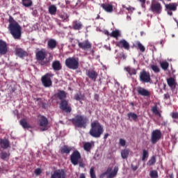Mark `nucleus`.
Segmentation results:
<instances>
[{"mask_svg": "<svg viewBox=\"0 0 178 178\" xmlns=\"http://www.w3.org/2000/svg\"><path fill=\"white\" fill-rule=\"evenodd\" d=\"M8 30L13 35L15 40H20L22 38V26L13 18L12 16L10 15L8 19Z\"/></svg>", "mask_w": 178, "mask_h": 178, "instance_id": "1", "label": "nucleus"}, {"mask_svg": "<svg viewBox=\"0 0 178 178\" xmlns=\"http://www.w3.org/2000/svg\"><path fill=\"white\" fill-rule=\"evenodd\" d=\"M89 134L94 138H99L104 134V127L98 120H95L90 124Z\"/></svg>", "mask_w": 178, "mask_h": 178, "instance_id": "2", "label": "nucleus"}, {"mask_svg": "<svg viewBox=\"0 0 178 178\" xmlns=\"http://www.w3.org/2000/svg\"><path fill=\"white\" fill-rule=\"evenodd\" d=\"M70 122L78 129H86L87 123H88V118L86 115L77 114L73 118L70 120Z\"/></svg>", "mask_w": 178, "mask_h": 178, "instance_id": "3", "label": "nucleus"}, {"mask_svg": "<svg viewBox=\"0 0 178 178\" xmlns=\"http://www.w3.org/2000/svg\"><path fill=\"white\" fill-rule=\"evenodd\" d=\"M65 66L72 70H76L79 66V58L69 57L65 60Z\"/></svg>", "mask_w": 178, "mask_h": 178, "instance_id": "4", "label": "nucleus"}, {"mask_svg": "<svg viewBox=\"0 0 178 178\" xmlns=\"http://www.w3.org/2000/svg\"><path fill=\"white\" fill-rule=\"evenodd\" d=\"M35 57L37 60H40L41 66H44L45 65H48L49 63V60H44L45 58H47V49H41L40 50L36 51Z\"/></svg>", "mask_w": 178, "mask_h": 178, "instance_id": "5", "label": "nucleus"}, {"mask_svg": "<svg viewBox=\"0 0 178 178\" xmlns=\"http://www.w3.org/2000/svg\"><path fill=\"white\" fill-rule=\"evenodd\" d=\"M52 77H54V74L50 73H47L42 76L41 82L44 87L48 88L52 86Z\"/></svg>", "mask_w": 178, "mask_h": 178, "instance_id": "6", "label": "nucleus"}, {"mask_svg": "<svg viewBox=\"0 0 178 178\" xmlns=\"http://www.w3.org/2000/svg\"><path fill=\"white\" fill-rule=\"evenodd\" d=\"M139 81L140 83H151V74L149 72L145 71V70H143L139 73Z\"/></svg>", "mask_w": 178, "mask_h": 178, "instance_id": "7", "label": "nucleus"}, {"mask_svg": "<svg viewBox=\"0 0 178 178\" xmlns=\"http://www.w3.org/2000/svg\"><path fill=\"white\" fill-rule=\"evenodd\" d=\"M149 10L156 15H161V13H162V4L158 1H152Z\"/></svg>", "mask_w": 178, "mask_h": 178, "instance_id": "8", "label": "nucleus"}, {"mask_svg": "<svg viewBox=\"0 0 178 178\" xmlns=\"http://www.w3.org/2000/svg\"><path fill=\"white\" fill-rule=\"evenodd\" d=\"M161 137H162V132L161 130L156 129L152 132L151 135V143L152 144H156L158 141L161 140Z\"/></svg>", "mask_w": 178, "mask_h": 178, "instance_id": "9", "label": "nucleus"}, {"mask_svg": "<svg viewBox=\"0 0 178 178\" xmlns=\"http://www.w3.org/2000/svg\"><path fill=\"white\" fill-rule=\"evenodd\" d=\"M78 47L83 51H89L92 48V44L88 40H84L83 42H79Z\"/></svg>", "mask_w": 178, "mask_h": 178, "instance_id": "10", "label": "nucleus"}, {"mask_svg": "<svg viewBox=\"0 0 178 178\" xmlns=\"http://www.w3.org/2000/svg\"><path fill=\"white\" fill-rule=\"evenodd\" d=\"M60 108L61 111H65L66 113H70V112H72V107L69 106V102L66 99L61 100Z\"/></svg>", "mask_w": 178, "mask_h": 178, "instance_id": "11", "label": "nucleus"}, {"mask_svg": "<svg viewBox=\"0 0 178 178\" xmlns=\"http://www.w3.org/2000/svg\"><path fill=\"white\" fill-rule=\"evenodd\" d=\"M39 126L41 127V131L48 130V119L44 116H42L39 120Z\"/></svg>", "mask_w": 178, "mask_h": 178, "instance_id": "12", "label": "nucleus"}, {"mask_svg": "<svg viewBox=\"0 0 178 178\" xmlns=\"http://www.w3.org/2000/svg\"><path fill=\"white\" fill-rule=\"evenodd\" d=\"M51 178H66V172L63 169L56 170L51 174Z\"/></svg>", "mask_w": 178, "mask_h": 178, "instance_id": "13", "label": "nucleus"}, {"mask_svg": "<svg viewBox=\"0 0 178 178\" xmlns=\"http://www.w3.org/2000/svg\"><path fill=\"white\" fill-rule=\"evenodd\" d=\"M116 47H118V48H124V49H126L127 51L130 49V44H129L128 42H127V40L124 39L116 43Z\"/></svg>", "mask_w": 178, "mask_h": 178, "instance_id": "14", "label": "nucleus"}, {"mask_svg": "<svg viewBox=\"0 0 178 178\" xmlns=\"http://www.w3.org/2000/svg\"><path fill=\"white\" fill-rule=\"evenodd\" d=\"M8 54V43L0 40V55H6Z\"/></svg>", "mask_w": 178, "mask_h": 178, "instance_id": "15", "label": "nucleus"}, {"mask_svg": "<svg viewBox=\"0 0 178 178\" xmlns=\"http://www.w3.org/2000/svg\"><path fill=\"white\" fill-rule=\"evenodd\" d=\"M86 75L90 80H92L93 81H97V79L98 78V73L97 72L91 70H88L86 72Z\"/></svg>", "mask_w": 178, "mask_h": 178, "instance_id": "16", "label": "nucleus"}, {"mask_svg": "<svg viewBox=\"0 0 178 178\" xmlns=\"http://www.w3.org/2000/svg\"><path fill=\"white\" fill-rule=\"evenodd\" d=\"M137 92H138V95H142V97H150L151 96V93L149 92V91H148V90H147L144 88H141V87L138 88Z\"/></svg>", "mask_w": 178, "mask_h": 178, "instance_id": "17", "label": "nucleus"}, {"mask_svg": "<svg viewBox=\"0 0 178 178\" xmlns=\"http://www.w3.org/2000/svg\"><path fill=\"white\" fill-rule=\"evenodd\" d=\"M167 84L170 86L172 91H175V88H176V86L177 83H176V79L173 77H170L167 79Z\"/></svg>", "mask_w": 178, "mask_h": 178, "instance_id": "18", "label": "nucleus"}, {"mask_svg": "<svg viewBox=\"0 0 178 178\" xmlns=\"http://www.w3.org/2000/svg\"><path fill=\"white\" fill-rule=\"evenodd\" d=\"M72 151H73V147L68 145H64L60 149V154H65V155H69Z\"/></svg>", "mask_w": 178, "mask_h": 178, "instance_id": "19", "label": "nucleus"}, {"mask_svg": "<svg viewBox=\"0 0 178 178\" xmlns=\"http://www.w3.org/2000/svg\"><path fill=\"white\" fill-rule=\"evenodd\" d=\"M58 46V42L55 39H49L47 41V48L48 49H55Z\"/></svg>", "mask_w": 178, "mask_h": 178, "instance_id": "20", "label": "nucleus"}, {"mask_svg": "<svg viewBox=\"0 0 178 178\" xmlns=\"http://www.w3.org/2000/svg\"><path fill=\"white\" fill-rule=\"evenodd\" d=\"M101 8H102V9H104V10H105L108 13H111V12H113V6L112 4L106 3H102Z\"/></svg>", "mask_w": 178, "mask_h": 178, "instance_id": "21", "label": "nucleus"}, {"mask_svg": "<svg viewBox=\"0 0 178 178\" xmlns=\"http://www.w3.org/2000/svg\"><path fill=\"white\" fill-rule=\"evenodd\" d=\"M51 67L56 72H59V70H62V64L59 60H54L51 64Z\"/></svg>", "mask_w": 178, "mask_h": 178, "instance_id": "22", "label": "nucleus"}, {"mask_svg": "<svg viewBox=\"0 0 178 178\" xmlns=\"http://www.w3.org/2000/svg\"><path fill=\"white\" fill-rule=\"evenodd\" d=\"M177 6L178 5L177 4V3H171L165 5L166 10H172V12L177 10Z\"/></svg>", "mask_w": 178, "mask_h": 178, "instance_id": "23", "label": "nucleus"}, {"mask_svg": "<svg viewBox=\"0 0 178 178\" xmlns=\"http://www.w3.org/2000/svg\"><path fill=\"white\" fill-rule=\"evenodd\" d=\"M72 27L74 30H81L83 29V24L80 21L75 20L72 22Z\"/></svg>", "mask_w": 178, "mask_h": 178, "instance_id": "24", "label": "nucleus"}, {"mask_svg": "<svg viewBox=\"0 0 178 178\" xmlns=\"http://www.w3.org/2000/svg\"><path fill=\"white\" fill-rule=\"evenodd\" d=\"M10 144V143H9V140H8L7 139L0 140V145L1 148H3V149H6L7 148H9Z\"/></svg>", "mask_w": 178, "mask_h": 178, "instance_id": "25", "label": "nucleus"}, {"mask_svg": "<svg viewBox=\"0 0 178 178\" xmlns=\"http://www.w3.org/2000/svg\"><path fill=\"white\" fill-rule=\"evenodd\" d=\"M127 116L129 120H130V122H131V120H134V122H137V119H138V115H137V114L132 112L128 113L127 114Z\"/></svg>", "mask_w": 178, "mask_h": 178, "instance_id": "26", "label": "nucleus"}, {"mask_svg": "<svg viewBox=\"0 0 178 178\" xmlns=\"http://www.w3.org/2000/svg\"><path fill=\"white\" fill-rule=\"evenodd\" d=\"M15 54L19 58H24L26 56V51L21 48H17L15 49Z\"/></svg>", "mask_w": 178, "mask_h": 178, "instance_id": "27", "label": "nucleus"}, {"mask_svg": "<svg viewBox=\"0 0 178 178\" xmlns=\"http://www.w3.org/2000/svg\"><path fill=\"white\" fill-rule=\"evenodd\" d=\"M134 47L139 49L140 52H145V47L139 41H137L135 44H134Z\"/></svg>", "mask_w": 178, "mask_h": 178, "instance_id": "28", "label": "nucleus"}, {"mask_svg": "<svg viewBox=\"0 0 178 178\" xmlns=\"http://www.w3.org/2000/svg\"><path fill=\"white\" fill-rule=\"evenodd\" d=\"M118 170L119 168L118 167H115L113 171H111L109 173H108L107 178L115 177L116 175H118Z\"/></svg>", "mask_w": 178, "mask_h": 178, "instance_id": "29", "label": "nucleus"}, {"mask_svg": "<svg viewBox=\"0 0 178 178\" xmlns=\"http://www.w3.org/2000/svg\"><path fill=\"white\" fill-rule=\"evenodd\" d=\"M21 126H22L23 129H31V125L27 122L26 119H22L19 121Z\"/></svg>", "mask_w": 178, "mask_h": 178, "instance_id": "30", "label": "nucleus"}, {"mask_svg": "<svg viewBox=\"0 0 178 178\" xmlns=\"http://www.w3.org/2000/svg\"><path fill=\"white\" fill-rule=\"evenodd\" d=\"M121 35L122 34L120 33V31L115 29L112 31L110 37H112L113 38H116V40H118V38H119V37H120Z\"/></svg>", "mask_w": 178, "mask_h": 178, "instance_id": "31", "label": "nucleus"}, {"mask_svg": "<svg viewBox=\"0 0 178 178\" xmlns=\"http://www.w3.org/2000/svg\"><path fill=\"white\" fill-rule=\"evenodd\" d=\"M57 97L58 99H60V101H63V99H65V98H66V92H65V90L58 91V92L57 93Z\"/></svg>", "mask_w": 178, "mask_h": 178, "instance_id": "32", "label": "nucleus"}, {"mask_svg": "<svg viewBox=\"0 0 178 178\" xmlns=\"http://www.w3.org/2000/svg\"><path fill=\"white\" fill-rule=\"evenodd\" d=\"M125 70H127V73H129V74H130V76H133L137 74V70L134 68H131L130 67H127L125 68Z\"/></svg>", "mask_w": 178, "mask_h": 178, "instance_id": "33", "label": "nucleus"}, {"mask_svg": "<svg viewBox=\"0 0 178 178\" xmlns=\"http://www.w3.org/2000/svg\"><path fill=\"white\" fill-rule=\"evenodd\" d=\"M22 5L25 6V8H30V6H33V1L31 0H22Z\"/></svg>", "mask_w": 178, "mask_h": 178, "instance_id": "34", "label": "nucleus"}, {"mask_svg": "<svg viewBox=\"0 0 178 178\" xmlns=\"http://www.w3.org/2000/svg\"><path fill=\"white\" fill-rule=\"evenodd\" d=\"M49 13L50 15H56V6H55V5L49 6Z\"/></svg>", "mask_w": 178, "mask_h": 178, "instance_id": "35", "label": "nucleus"}, {"mask_svg": "<svg viewBox=\"0 0 178 178\" xmlns=\"http://www.w3.org/2000/svg\"><path fill=\"white\" fill-rule=\"evenodd\" d=\"M81 156H71V162L72 165H77L79 163V161H80Z\"/></svg>", "mask_w": 178, "mask_h": 178, "instance_id": "36", "label": "nucleus"}, {"mask_svg": "<svg viewBox=\"0 0 178 178\" xmlns=\"http://www.w3.org/2000/svg\"><path fill=\"white\" fill-rule=\"evenodd\" d=\"M151 111L154 115H156V116H161V113H159V110H158V106L155 105L152 106Z\"/></svg>", "mask_w": 178, "mask_h": 178, "instance_id": "37", "label": "nucleus"}, {"mask_svg": "<svg viewBox=\"0 0 178 178\" xmlns=\"http://www.w3.org/2000/svg\"><path fill=\"white\" fill-rule=\"evenodd\" d=\"M160 66L163 70H168V68L169 67V63L166 61L161 62L160 63Z\"/></svg>", "mask_w": 178, "mask_h": 178, "instance_id": "38", "label": "nucleus"}, {"mask_svg": "<svg viewBox=\"0 0 178 178\" xmlns=\"http://www.w3.org/2000/svg\"><path fill=\"white\" fill-rule=\"evenodd\" d=\"M92 147V145H91V143H90L89 142L86 143L83 145V149H85V151H87L88 152L91 151Z\"/></svg>", "mask_w": 178, "mask_h": 178, "instance_id": "39", "label": "nucleus"}, {"mask_svg": "<svg viewBox=\"0 0 178 178\" xmlns=\"http://www.w3.org/2000/svg\"><path fill=\"white\" fill-rule=\"evenodd\" d=\"M152 70L154 71V73H160L161 72V68L156 65H152L150 66Z\"/></svg>", "mask_w": 178, "mask_h": 178, "instance_id": "40", "label": "nucleus"}, {"mask_svg": "<svg viewBox=\"0 0 178 178\" xmlns=\"http://www.w3.org/2000/svg\"><path fill=\"white\" fill-rule=\"evenodd\" d=\"M129 154H130V150L129 149H124L121 151L122 156H129Z\"/></svg>", "mask_w": 178, "mask_h": 178, "instance_id": "41", "label": "nucleus"}, {"mask_svg": "<svg viewBox=\"0 0 178 178\" xmlns=\"http://www.w3.org/2000/svg\"><path fill=\"white\" fill-rule=\"evenodd\" d=\"M149 176L151 178H158V171L156 170L150 171Z\"/></svg>", "mask_w": 178, "mask_h": 178, "instance_id": "42", "label": "nucleus"}, {"mask_svg": "<svg viewBox=\"0 0 178 178\" xmlns=\"http://www.w3.org/2000/svg\"><path fill=\"white\" fill-rule=\"evenodd\" d=\"M111 172H112V168L109 167V168H107V170H106V171L105 172H103L100 175V178L105 177V176H106V175H108V173H111Z\"/></svg>", "mask_w": 178, "mask_h": 178, "instance_id": "43", "label": "nucleus"}, {"mask_svg": "<svg viewBox=\"0 0 178 178\" xmlns=\"http://www.w3.org/2000/svg\"><path fill=\"white\" fill-rule=\"evenodd\" d=\"M156 162V159L154 156L152 157L151 159L147 162V165L149 166H152V165H155V163Z\"/></svg>", "mask_w": 178, "mask_h": 178, "instance_id": "44", "label": "nucleus"}, {"mask_svg": "<svg viewBox=\"0 0 178 178\" xmlns=\"http://www.w3.org/2000/svg\"><path fill=\"white\" fill-rule=\"evenodd\" d=\"M90 174L91 178H97V175H95V171H94L92 168H91L90 170Z\"/></svg>", "mask_w": 178, "mask_h": 178, "instance_id": "45", "label": "nucleus"}, {"mask_svg": "<svg viewBox=\"0 0 178 178\" xmlns=\"http://www.w3.org/2000/svg\"><path fill=\"white\" fill-rule=\"evenodd\" d=\"M35 175H36V176H40V175H41V173H42V170H40V168H36L35 170Z\"/></svg>", "mask_w": 178, "mask_h": 178, "instance_id": "46", "label": "nucleus"}, {"mask_svg": "<svg viewBox=\"0 0 178 178\" xmlns=\"http://www.w3.org/2000/svg\"><path fill=\"white\" fill-rule=\"evenodd\" d=\"M171 118H172V119H178V112L171 113Z\"/></svg>", "mask_w": 178, "mask_h": 178, "instance_id": "47", "label": "nucleus"}, {"mask_svg": "<svg viewBox=\"0 0 178 178\" xmlns=\"http://www.w3.org/2000/svg\"><path fill=\"white\" fill-rule=\"evenodd\" d=\"M70 156H80V152L77 150H74Z\"/></svg>", "mask_w": 178, "mask_h": 178, "instance_id": "48", "label": "nucleus"}, {"mask_svg": "<svg viewBox=\"0 0 178 178\" xmlns=\"http://www.w3.org/2000/svg\"><path fill=\"white\" fill-rule=\"evenodd\" d=\"M122 8H124V9H126L127 10H131V12H133V10H135V8L131 6L127 7L126 6H122Z\"/></svg>", "mask_w": 178, "mask_h": 178, "instance_id": "49", "label": "nucleus"}, {"mask_svg": "<svg viewBox=\"0 0 178 178\" xmlns=\"http://www.w3.org/2000/svg\"><path fill=\"white\" fill-rule=\"evenodd\" d=\"M120 145H121V147H124V145H126V140L124 139L120 138Z\"/></svg>", "mask_w": 178, "mask_h": 178, "instance_id": "50", "label": "nucleus"}, {"mask_svg": "<svg viewBox=\"0 0 178 178\" xmlns=\"http://www.w3.org/2000/svg\"><path fill=\"white\" fill-rule=\"evenodd\" d=\"M60 17H61V19H63V20H66V19H69V16H67V14H62L61 15H60Z\"/></svg>", "mask_w": 178, "mask_h": 178, "instance_id": "51", "label": "nucleus"}, {"mask_svg": "<svg viewBox=\"0 0 178 178\" xmlns=\"http://www.w3.org/2000/svg\"><path fill=\"white\" fill-rule=\"evenodd\" d=\"M137 1L141 3L142 8H144L147 0H137Z\"/></svg>", "mask_w": 178, "mask_h": 178, "instance_id": "52", "label": "nucleus"}, {"mask_svg": "<svg viewBox=\"0 0 178 178\" xmlns=\"http://www.w3.org/2000/svg\"><path fill=\"white\" fill-rule=\"evenodd\" d=\"M131 168L132 170H134V171H136V170H137V169H138V166L134 165L133 164H131Z\"/></svg>", "mask_w": 178, "mask_h": 178, "instance_id": "53", "label": "nucleus"}, {"mask_svg": "<svg viewBox=\"0 0 178 178\" xmlns=\"http://www.w3.org/2000/svg\"><path fill=\"white\" fill-rule=\"evenodd\" d=\"M170 99V95L169 93L164 94V99Z\"/></svg>", "mask_w": 178, "mask_h": 178, "instance_id": "54", "label": "nucleus"}, {"mask_svg": "<svg viewBox=\"0 0 178 178\" xmlns=\"http://www.w3.org/2000/svg\"><path fill=\"white\" fill-rule=\"evenodd\" d=\"M94 98H95V101H99V95L95 94L94 95Z\"/></svg>", "mask_w": 178, "mask_h": 178, "instance_id": "55", "label": "nucleus"}, {"mask_svg": "<svg viewBox=\"0 0 178 178\" xmlns=\"http://www.w3.org/2000/svg\"><path fill=\"white\" fill-rule=\"evenodd\" d=\"M74 99H76V101H80V99H81V97H80V95H76L74 96Z\"/></svg>", "mask_w": 178, "mask_h": 178, "instance_id": "56", "label": "nucleus"}, {"mask_svg": "<svg viewBox=\"0 0 178 178\" xmlns=\"http://www.w3.org/2000/svg\"><path fill=\"white\" fill-rule=\"evenodd\" d=\"M104 34H105V35L111 37V33L107 30L104 31Z\"/></svg>", "mask_w": 178, "mask_h": 178, "instance_id": "57", "label": "nucleus"}, {"mask_svg": "<svg viewBox=\"0 0 178 178\" xmlns=\"http://www.w3.org/2000/svg\"><path fill=\"white\" fill-rule=\"evenodd\" d=\"M148 155V152L147 150L144 149L143 152V156H147Z\"/></svg>", "mask_w": 178, "mask_h": 178, "instance_id": "58", "label": "nucleus"}, {"mask_svg": "<svg viewBox=\"0 0 178 178\" xmlns=\"http://www.w3.org/2000/svg\"><path fill=\"white\" fill-rule=\"evenodd\" d=\"M108 137H109V134L108 133L105 134L104 136V140L106 141V138H108Z\"/></svg>", "mask_w": 178, "mask_h": 178, "instance_id": "59", "label": "nucleus"}, {"mask_svg": "<svg viewBox=\"0 0 178 178\" xmlns=\"http://www.w3.org/2000/svg\"><path fill=\"white\" fill-rule=\"evenodd\" d=\"M42 108H43V109H47V104L46 103H42Z\"/></svg>", "mask_w": 178, "mask_h": 178, "instance_id": "60", "label": "nucleus"}, {"mask_svg": "<svg viewBox=\"0 0 178 178\" xmlns=\"http://www.w3.org/2000/svg\"><path fill=\"white\" fill-rule=\"evenodd\" d=\"M173 11L172 10H167L168 15H169L170 16H172L173 15Z\"/></svg>", "mask_w": 178, "mask_h": 178, "instance_id": "61", "label": "nucleus"}, {"mask_svg": "<svg viewBox=\"0 0 178 178\" xmlns=\"http://www.w3.org/2000/svg\"><path fill=\"white\" fill-rule=\"evenodd\" d=\"M79 178H86V175H84V173L81 174Z\"/></svg>", "mask_w": 178, "mask_h": 178, "instance_id": "62", "label": "nucleus"}, {"mask_svg": "<svg viewBox=\"0 0 178 178\" xmlns=\"http://www.w3.org/2000/svg\"><path fill=\"white\" fill-rule=\"evenodd\" d=\"M79 166H81V168H84V164H83L81 162H79Z\"/></svg>", "mask_w": 178, "mask_h": 178, "instance_id": "63", "label": "nucleus"}, {"mask_svg": "<svg viewBox=\"0 0 178 178\" xmlns=\"http://www.w3.org/2000/svg\"><path fill=\"white\" fill-rule=\"evenodd\" d=\"M130 105H131V106H134V102H131Z\"/></svg>", "mask_w": 178, "mask_h": 178, "instance_id": "64", "label": "nucleus"}]
</instances>
